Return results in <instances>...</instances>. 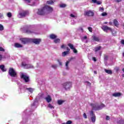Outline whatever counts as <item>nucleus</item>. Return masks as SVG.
I'll return each instance as SVG.
<instances>
[{"label": "nucleus", "instance_id": "nucleus-63", "mask_svg": "<svg viewBox=\"0 0 124 124\" xmlns=\"http://www.w3.org/2000/svg\"><path fill=\"white\" fill-rule=\"evenodd\" d=\"M105 24H108V22H105Z\"/></svg>", "mask_w": 124, "mask_h": 124}, {"label": "nucleus", "instance_id": "nucleus-55", "mask_svg": "<svg viewBox=\"0 0 124 124\" xmlns=\"http://www.w3.org/2000/svg\"><path fill=\"white\" fill-rule=\"evenodd\" d=\"M3 17V15H2V14L0 13V18H2Z\"/></svg>", "mask_w": 124, "mask_h": 124}, {"label": "nucleus", "instance_id": "nucleus-33", "mask_svg": "<svg viewBox=\"0 0 124 124\" xmlns=\"http://www.w3.org/2000/svg\"><path fill=\"white\" fill-rule=\"evenodd\" d=\"M43 96V93H40L37 97V98H41Z\"/></svg>", "mask_w": 124, "mask_h": 124}, {"label": "nucleus", "instance_id": "nucleus-26", "mask_svg": "<svg viewBox=\"0 0 124 124\" xmlns=\"http://www.w3.org/2000/svg\"><path fill=\"white\" fill-rule=\"evenodd\" d=\"M63 102H64V101H63V100H59L58 101V104H59V105H62V103H63Z\"/></svg>", "mask_w": 124, "mask_h": 124}, {"label": "nucleus", "instance_id": "nucleus-10", "mask_svg": "<svg viewBox=\"0 0 124 124\" xmlns=\"http://www.w3.org/2000/svg\"><path fill=\"white\" fill-rule=\"evenodd\" d=\"M21 77L25 82H29V81H30L29 77L23 73L21 74Z\"/></svg>", "mask_w": 124, "mask_h": 124}, {"label": "nucleus", "instance_id": "nucleus-1", "mask_svg": "<svg viewBox=\"0 0 124 124\" xmlns=\"http://www.w3.org/2000/svg\"><path fill=\"white\" fill-rule=\"evenodd\" d=\"M91 106L93 108V110H100V109H102V108L105 107V105L103 104L99 106L97 104H91Z\"/></svg>", "mask_w": 124, "mask_h": 124}, {"label": "nucleus", "instance_id": "nucleus-15", "mask_svg": "<svg viewBox=\"0 0 124 124\" xmlns=\"http://www.w3.org/2000/svg\"><path fill=\"white\" fill-rule=\"evenodd\" d=\"M81 40L83 42H84V43H88V37L86 36H84L81 39Z\"/></svg>", "mask_w": 124, "mask_h": 124}, {"label": "nucleus", "instance_id": "nucleus-38", "mask_svg": "<svg viewBox=\"0 0 124 124\" xmlns=\"http://www.w3.org/2000/svg\"><path fill=\"white\" fill-rule=\"evenodd\" d=\"M70 16L72 17V18H77V15H73V14H71Z\"/></svg>", "mask_w": 124, "mask_h": 124}, {"label": "nucleus", "instance_id": "nucleus-9", "mask_svg": "<svg viewBox=\"0 0 124 124\" xmlns=\"http://www.w3.org/2000/svg\"><path fill=\"white\" fill-rule=\"evenodd\" d=\"M84 15L85 16H93V15H94V14L93 13V11L89 10L85 12Z\"/></svg>", "mask_w": 124, "mask_h": 124}, {"label": "nucleus", "instance_id": "nucleus-25", "mask_svg": "<svg viewBox=\"0 0 124 124\" xmlns=\"http://www.w3.org/2000/svg\"><path fill=\"white\" fill-rule=\"evenodd\" d=\"M69 53H68V51H64L62 53V57H65L66 55H68Z\"/></svg>", "mask_w": 124, "mask_h": 124}, {"label": "nucleus", "instance_id": "nucleus-64", "mask_svg": "<svg viewBox=\"0 0 124 124\" xmlns=\"http://www.w3.org/2000/svg\"><path fill=\"white\" fill-rule=\"evenodd\" d=\"M62 124H66V123H62Z\"/></svg>", "mask_w": 124, "mask_h": 124}, {"label": "nucleus", "instance_id": "nucleus-6", "mask_svg": "<svg viewBox=\"0 0 124 124\" xmlns=\"http://www.w3.org/2000/svg\"><path fill=\"white\" fill-rule=\"evenodd\" d=\"M27 15H29V12L23 11L19 14L18 17H19V18H23V17H26Z\"/></svg>", "mask_w": 124, "mask_h": 124}, {"label": "nucleus", "instance_id": "nucleus-54", "mask_svg": "<svg viewBox=\"0 0 124 124\" xmlns=\"http://www.w3.org/2000/svg\"><path fill=\"white\" fill-rule=\"evenodd\" d=\"M117 2H120V1H122V0H114Z\"/></svg>", "mask_w": 124, "mask_h": 124}, {"label": "nucleus", "instance_id": "nucleus-27", "mask_svg": "<svg viewBox=\"0 0 124 124\" xmlns=\"http://www.w3.org/2000/svg\"><path fill=\"white\" fill-rule=\"evenodd\" d=\"M47 107L48 108H50V109H54L55 108L54 107V106H53L52 104H49L48 105H47Z\"/></svg>", "mask_w": 124, "mask_h": 124}, {"label": "nucleus", "instance_id": "nucleus-42", "mask_svg": "<svg viewBox=\"0 0 124 124\" xmlns=\"http://www.w3.org/2000/svg\"><path fill=\"white\" fill-rule=\"evenodd\" d=\"M66 6V5L65 4H62L60 5V7H65Z\"/></svg>", "mask_w": 124, "mask_h": 124}, {"label": "nucleus", "instance_id": "nucleus-23", "mask_svg": "<svg viewBox=\"0 0 124 124\" xmlns=\"http://www.w3.org/2000/svg\"><path fill=\"white\" fill-rule=\"evenodd\" d=\"M105 71L106 73H108V74H112V72L111 70H107L105 69Z\"/></svg>", "mask_w": 124, "mask_h": 124}, {"label": "nucleus", "instance_id": "nucleus-13", "mask_svg": "<svg viewBox=\"0 0 124 124\" xmlns=\"http://www.w3.org/2000/svg\"><path fill=\"white\" fill-rule=\"evenodd\" d=\"M38 15H43L45 14V11L44 10V8H43L42 9H39L37 12Z\"/></svg>", "mask_w": 124, "mask_h": 124}, {"label": "nucleus", "instance_id": "nucleus-56", "mask_svg": "<svg viewBox=\"0 0 124 124\" xmlns=\"http://www.w3.org/2000/svg\"><path fill=\"white\" fill-rule=\"evenodd\" d=\"M58 62L60 65H62V62H61V61H60V60H58Z\"/></svg>", "mask_w": 124, "mask_h": 124}, {"label": "nucleus", "instance_id": "nucleus-24", "mask_svg": "<svg viewBox=\"0 0 124 124\" xmlns=\"http://www.w3.org/2000/svg\"><path fill=\"white\" fill-rule=\"evenodd\" d=\"M101 49V46H99L96 47L94 48V51H95V52H97V51L100 50Z\"/></svg>", "mask_w": 124, "mask_h": 124}, {"label": "nucleus", "instance_id": "nucleus-37", "mask_svg": "<svg viewBox=\"0 0 124 124\" xmlns=\"http://www.w3.org/2000/svg\"><path fill=\"white\" fill-rule=\"evenodd\" d=\"M7 16L9 17V18H11V17L12 16V15L11 14V13H8L7 14Z\"/></svg>", "mask_w": 124, "mask_h": 124}, {"label": "nucleus", "instance_id": "nucleus-48", "mask_svg": "<svg viewBox=\"0 0 124 124\" xmlns=\"http://www.w3.org/2000/svg\"><path fill=\"white\" fill-rule=\"evenodd\" d=\"M106 120L107 121H108V120H110V117L109 116H106Z\"/></svg>", "mask_w": 124, "mask_h": 124}, {"label": "nucleus", "instance_id": "nucleus-7", "mask_svg": "<svg viewBox=\"0 0 124 124\" xmlns=\"http://www.w3.org/2000/svg\"><path fill=\"white\" fill-rule=\"evenodd\" d=\"M43 8L46 13V12L49 13V12H52L53 11V8L49 6H46Z\"/></svg>", "mask_w": 124, "mask_h": 124}, {"label": "nucleus", "instance_id": "nucleus-41", "mask_svg": "<svg viewBox=\"0 0 124 124\" xmlns=\"http://www.w3.org/2000/svg\"><path fill=\"white\" fill-rule=\"evenodd\" d=\"M26 32H27V33H32V31H31L30 30H27Z\"/></svg>", "mask_w": 124, "mask_h": 124}, {"label": "nucleus", "instance_id": "nucleus-21", "mask_svg": "<svg viewBox=\"0 0 124 124\" xmlns=\"http://www.w3.org/2000/svg\"><path fill=\"white\" fill-rule=\"evenodd\" d=\"M0 68L3 72L6 71V69L4 68V66L3 65H0Z\"/></svg>", "mask_w": 124, "mask_h": 124}, {"label": "nucleus", "instance_id": "nucleus-31", "mask_svg": "<svg viewBox=\"0 0 124 124\" xmlns=\"http://www.w3.org/2000/svg\"><path fill=\"white\" fill-rule=\"evenodd\" d=\"M31 106H35V105H38V102L37 101H35L32 104H31Z\"/></svg>", "mask_w": 124, "mask_h": 124}, {"label": "nucleus", "instance_id": "nucleus-14", "mask_svg": "<svg viewBox=\"0 0 124 124\" xmlns=\"http://www.w3.org/2000/svg\"><path fill=\"white\" fill-rule=\"evenodd\" d=\"M32 42L35 44H39L41 42V39H32Z\"/></svg>", "mask_w": 124, "mask_h": 124}, {"label": "nucleus", "instance_id": "nucleus-35", "mask_svg": "<svg viewBox=\"0 0 124 124\" xmlns=\"http://www.w3.org/2000/svg\"><path fill=\"white\" fill-rule=\"evenodd\" d=\"M60 41H61L60 39H56L54 40L55 43H60Z\"/></svg>", "mask_w": 124, "mask_h": 124}, {"label": "nucleus", "instance_id": "nucleus-22", "mask_svg": "<svg viewBox=\"0 0 124 124\" xmlns=\"http://www.w3.org/2000/svg\"><path fill=\"white\" fill-rule=\"evenodd\" d=\"M50 38L51 39H55V38H57V35L53 34H50Z\"/></svg>", "mask_w": 124, "mask_h": 124}, {"label": "nucleus", "instance_id": "nucleus-12", "mask_svg": "<svg viewBox=\"0 0 124 124\" xmlns=\"http://www.w3.org/2000/svg\"><path fill=\"white\" fill-rule=\"evenodd\" d=\"M45 99L47 103H50V102L52 101V97H51L50 95H47L45 97Z\"/></svg>", "mask_w": 124, "mask_h": 124}, {"label": "nucleus", "instance_id": "nucleus-58", "mask_svg": "<svg viewBox=\"0 0 124 124\" xmlns=\"http://www.w3.org/2000/svg\"><path fill=\"white\" fill-rule=\"evenodd\" d=\"M75 21H72V22H71V24L72 25H74V24H75Z\"/></svg>", "mask_w": 124, "mask_h": 124}, {"label": "nucleus", "instance_id": "nucleus-40", "mask_svg": "<svg viewBox=\"0 0 124 124\" xmlns=\"http://www.w3.org/2000/svg\"><path fill=\"white\" fill-rule=\"evenodd\" d=\"M88 30L89 31H90V32H93V28L91 27H88Z\"/></svg>", "mask_w": 124, "mask_h": 124}, {"label": "nucleus", "instance_id": "nucleus-60", "mask_svg": "<svg viewBox=\"0 0 124 124\" xmlns=\"http://www.w3.org/2000/svg\"><path fill=\"white\" fill-rule=\"evenodd\" d=\"M109 24L111 26L113 24V23L112 22H109Z\"/></svg>", "mask_w": 124, "mask_h": 124}, {"label": "nucleus", "instance_id": "nucleus-16", "mask_svg": "<svg viewBox=\"0 0 124 124\" xmlns=\"http://www.w3.org/2000/svg\"><path fill=\"white\" fill-rule=\"evenodd\" d=\"M15 48H22V47H23V45H22L19 43H16L15 44Z\"/></svg>", "mask_w": 124, "mask_h": 124}, {"label": "nucleus", "instance_id": "nucleus-28", "mask_svg": "<svg viewBox=\"0 0 124 124\" xmlns=\"http://www.w3.org/2000/svg\"><path fill=\"white\" fill-rule=\"evenodd\" d=\"M68 46H69V47H70V49H71L72 50H73V49H74V46H73V45H72V44H68Z\"/></svg>", "mask_w": 124, "mask_h": 124}, {"label": "nucleus", "instance_id": "nucleus-17", "mask_svg": "<svg viewBox=\"0 0 124 124\" xmlns=\"http://www.w3.org/2000/svg\"><path fill=\"white\" fill-rule=\"evenodd\" d=\"M113 96H114L115 97H118L119 96H121L122 95V93H114L112 94Z\"/></svg>", "mask_w": 124, "mask_h": 124}, {"label": "nucleus", "instance_id": "nucleus-59", "mask_svg": "<svg viewBox=\"0 0 124 124\" xmlns=\"http://www.w3.org/2000/svg\"><path fill=\"white\" fill-rule=\"evenodd\" d=\"M86 83L88 84V85H89V86L91 85V83H90V82L87 81V82H86Z\"/></svg>", "mask_w": 124, "mask_h": 124}, {"label": "nucleus", "instance_id": "nucleus-20", "mask_svg": "<svg viewBox=\"0 0 124 124\" xmlns=\"http://www.w3.org/2000/svg\"><path fill=\"white\" fill-rule=\"evenodd\" d=\"M113 24L116 27L119 26V22L117 19H114L113 21Z\"/></svg>", "mask_w": 124, "mask_h": 124}, {"label": "nucleus", "instance_id": "nucleus-29", "mask_svg": "<svg viewBox=\"0 0 124 124\" xmlns=\"http://www.w3.org/2000/svg\"><path fill=\"white\" fill-rule=\"evenodd\" d=\"M54 1H55V0H51L47 1V3L48 4H53V3H54Z\"/></svg>", "mask_w": 124, "mask_h": 124}, {"label": "nucleus", "instance_id": "nucleus-36", "mask_svg": "<svg viewBox=\"0 0 124 124\" xmlns=\"http://www.w3.org/2000/svg\"><path fill=\"white\" fill-rule=\"evenodd\" d=\"M27 90L30 91V93H32L33 92V89L31 88H27Z\"/></svg>", "mask_w": 124, "mask_h": 124}, {"label": "nucleus", "instance_id": "nucleus-49", "mask_svg": "<svg viewBox=\"0 0 124 124\" xmlns=\"http://www.w3.org/2000/svg\"><path fill=\"white\" fill-rule=\"evenodd\" d=\"M52 66L53 68H57V65H53Z\"/></svg>", "mask_w": 124, "mask_h": 124}, {"label": "nucleus", "instance_id": "nucleus-45", "mask_svg": "<svg viewBox=\"0 0 124 124\" xmlns=\"http://www.w3.org/2000/svg\"><path fill=\"white\" fill-rule=\"evenodd\" d=\"M102 16H106V15H107V13H103L101 14Z\"/></svg>", "mask_w": 124, "mask_h": 124}, {"label": "nucleus", "instance_id": "nucleus-53", "mask_svg": "<svg viewBox=\"0 0 124 124\" xmlns=\"http://www.w3.org/2000/svg\"><path fill=\"white\" fill-rule=\"evenodd\" d=\"M61 48L62 49H64V48H65V46H64V45H63L61 46Z\"/></svg>", "mask_w": 124, "mask_h": 124}, {"label": "nucleus", "instance_id": "nucleus-61", "mask_svg": "<svg viewBox=\"0 0 124 124\" xmlns=\"http://www.w3.org/2000/svg\"><path fill=\"white\" fill-rule=\"evenodd\" d=\"M94 73L96 74V71H94Z\"/></svg>", "mask_w": 124, "mask_h": 124}, {"label": "nucleus", "instance_id": "nucleus-18", "mask_svg": "<svg viewBox=\"0 0 124 124\" xmlns=\"http://www.w3.org/2000/svg\"><path fill=\"white\" fill-rule=\"evenodd\" d=\"M6 59V57H5V56H2L1 54L0 53V62H1V61H3Z\"/></svg>", "mask_w": 124, "mask_h": 124}, {"label": "nucleus", "instance_id": "nucleus-8", "mask_svg": "<svg viewBox=\"0 0 124 124\" xmlns=\"http://www.w3.org/2000/svg\"><path fill=\"white\" fill-rule=\"evenodd\" d=\"M20 41H21L22 44H27V43L31 41V39L27 38H20Z\"/></svg>", "mask_w": 124, "mask_h": 124}, {"label": "nucleus", "instance_id": "nucleus-51", "mask_svg": "<svg viewBox=\"0 0 124 124\" xmlns=\"http://www.w3.org/2000/svg\"><path fill=\"white\" fill-rule=\"evenodd\" d=\"M93 60L94 62H96V58H95V57H93Z\"/></svg>", "mask_w": 124, "mask_h": 124}, {"label": "nucleus", "instance_id": "nucleus-30", "mask_svg": "<svg viewBox=\"0 0 124 124\" xmlns=\"http://www.w3.org/2000/svg\"><path fill=\"white\" fill-rule=\"evenodd\" d=\"M93 40L95 41H97V42H98L99 41V39L98 38V37L95 36H93Z\"/></svg>", "mask_w": 124, "mask_h": 124}, {"label": "nucleus", "instance_id": "nucleus-44", "mask_svg": "<svg viewBox=\"0 0 124 124\" xmlns=\"http://www.w3.org/2000/svg\"><path fill=\"white\" fill-rule=\"evenodd\" d=\"M0 51L1 52H4V49L2 47H0Z\"/></svg>", "mask_w": 124, "mask_h": 124}, {"label": "nucleus", "instance_id": "nucleus-34", "mask_svg": "<svg viewBox=\"0 0 124 124\" xmlns=\"http://www.w3.org/2000/svg\"><path fill=\"white\" fill-rule=\"evenodd\" d=\"M69 64V62L67 61L66 62L65 66H66V69H69L68 68V64Z\"/></svg>", "mask_w": 124, "mask_h": 124}, {"label": "nucleus", "instance_id": "nucleus-57", "mask_svg": "<svg viewBox=\"0 0 124 124\" xmlns=\"http://www.w3.org/2000/svg\"><path fill=\"white\" fill-rule=\"evenodd\" d=\"M66 50H67V51H68V53H69V51H70V49H69V48L68 47H67Z\"/></svg>", "mask_w": 124, "mask_h": 124}, {"label": "nucleus", "instance_id": "nucleus-39", "mask_svg": "<svg viewBox=\"0 0 124 124\" xmlns=\"http://www.w3.org/2000/svg\"><path fill=\"white\" fill-rule=\"evenodd\" d=\"M99 11H100L101 12H103V11H104V9L103 8V7H100Z\"/></svg>", "mask_w": 124, "mask_h": 124}, {"label": "nucleus", "instance_id": "nucleus-19", "mask_svg": "<svg viewBox=\"0 0 124 124\" xmlns=\"http://www.w3.org/2000/svg\"><path fill=\"white\" fill-rule=\"evenodd\" d=\"M92 1L93 3H96L98 5L101 4L102 3L101 1H97V0H92Z\"/></svg>", "mask_w": 124, "mask_h": 124}, {"label": "nucleus", "instance_id": "nucleus-3", "mask_svg": "<svg viewBox=\"0 0 124 124\" xmlns=\"http://www.w3.org/2000/svg\"><path fill=\"white\" fill-rule=\"evenodd\" d=\"M22 66H23V67H24L25 68H26L27 69L29 68H33V66L32 65L28 63V61H24L23 62H22Z\"/></svg>", "mask_w": 124, "mask_h": 124}, {"label": "nucleus", "instance_id": "nucleus-62", "mask_svg": "<svg viewBox=\"0 0 124 124\" xmlns=\"http://www.w3.org/2000/svg\"><path fill=\"white\" fill-rule=\"evenodd\" d=\"M123 57H124V52L123 53Z\"/></svg>", "mask_w": 124, "mask_h": 124}, {"label": "nucleus", "instance_id": "nucleus-4", "mask_svg": "<svg viewBox=\"0 0 124 124\" xmlns=\"http://www.w3.org/2000/svg\"><path fill=\"white\" fill-rule=\"evenodd\" d=\"M9 75L11 77H17V73L13 68H10L9 69Z\"/></svg>", "mask_w": 124, "mask_h": 124}, {"label": "nucleus", "instance_id": "nucleus-11", "mask_svg": "<svg viewBox=\"0 0 124 124\" xmlns=\"http://www.w3.org/2000/svg\"><path fill=\"white\" fill-rule=\"evenodd\" d=\"M90 115L91 117V120L92 121L93 123H95V115L93 114V111L92 110L90 111Z\"/></svg>", "mask_w": 124, "mask_h": 124}, {"label": "nucleus", "instance_id": "nucleus-32", "mask_svg": "<svg viewBox=\"0 0 124 124\" xmlns=\"http://www.w3.org/2000/svg\"><path fill=\"white\" fill-rule=\"evenodd\" d=\"M3 30H4V27H3V25L0 24V31H2Z\"/></svg>", "mask_w": 124, "mask_h": 124}, {"label": "nucleus", "instance_id": "nucleus-2", "mask_svg": "<svg viewBox=\"0 0 124 124\" xmlns=\"http://www.w3.org/2000/svg\"><path fill=\"white\" fill-rule=\"evenodd\" d=\"M102 29L104 31H106V32H107V31H110L114 36L116 35L117 33V32L116 31H113V30H112L111 28L107 26L104 25L102 26Z\"/></svg>", "mask_w": 124, "mask_h": 124}, {"label": "nucleus", "instance_id": "nucleus-50", "mask_svg": "<svg viewBox=\"0 0 124 124\" xmlns=\"http://www.w3.org/2000/svg\"><path fill=\"white\" fill-rule=\"evenodd\" d=\"M121 43L122 44L124 45V40H122L121 41Z\"/></svg>", "mask_w": 124, "mask_h": 124}, {"label": "nucleus", "instance_id": "nucleus-52", "mask_svg": "<svg viewBox=\"0 0 124 124\" xmlns=\"http://www.w3.org/2000/svg\"><path fill=\"white\" fill-rule=\"evenodd\" d=\"M25 1H27V3H30V2H31V0H25Z\"/></svg>", "mask_w": 124, "mask_h": 124}, {"label": "nucleus", "instance_id": "nucleus-46", "mask_svg": "<svg viewBox=\"0 0 124 124\" xmlns=\"http://www.w3.org/2000/svg\"><path fill=\"white\" fill-rule=\"evenodd\" d=\"M73 50L74 53H77V50H76V49L75 48L73 49Z\"/></svg>", "mask_w": 124, "mask_h": 124}, {"label": "nucleus", "instance_id": "nucleus-43", "mask_svg": "<svg viewBox=\"0 0 124 124\" xmlns=\"http://www.w3.org/2000/svg\"><path fill=\"white\" fill-rule=\"evenodd\" d=\"M72 124V122L70 120H69L66 122V124Z\"/></svg>", "mask_w": 124, "mask_h": 124}, {"label": "nucleus", "instance_id": "nucleus-47", "mask_svg": "<svg viewBox=\"0 0 124 124\" xmlns=\"http://www.w3.org/2000/svg\"><path fill=\"white\" fill-rule=\"evenodd\" d=\"M83 117L85 119H87V114H86V113H84Z\"/></svg>", "mask_w": 124, "mask_h": 124}, {"label": "nucleus", "instance_id": "nucleus-5", "mask_svg": "<svg viewBox=\"0 0 124 124\" xmlns=\"http://www.w3.org/2000/svg\"><path fill=\"white\" fill-rule=\"evenodd\" d=\"M71 86H72L71 82H66L63 84V88H64L66 91H68V90L71 88Z\"/></svg>", "mask_w": 124, "mask_h": 124}]
</instances>
